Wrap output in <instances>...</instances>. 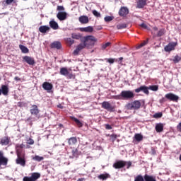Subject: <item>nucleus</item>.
Returning a JSON list of instances; mask_svg holds the SVG:
<instances>
[{"label":"nucleus","instance_id":"0e129e2a","mask_svg":"<svg viewBox=\"0 0 181 181\" xmlns=\"http://www.w3.org/2000/svg\"><path fill=\"white\" fill-rule=\"evenodd\" d=\"M165 98H162V99L160 100V103H165Z\"/></svg>","mask_w":181,"mask_h":181},{"label":"nucleus","instance_id":"5701e85b","mask_svg":"<svg viewBox=\"0 0 181 181\" xmlns=\"http://www.w3.org/2000/svg\"><path fill=\"white\" fill-rule=\"evenodd\" d=\"M78 21L80 22V23H82L83 25H86V23H88V16H81L78 18Z\"/></svg>","mask_w":181,"mask_h":181},{"label":"nucleus","instance_id":"ddd939ff","mask_svg":"<svg viewBox=\"0 0 181 181\" xmlns=\"http://www.w3.org/2000/svg\"><path fill=\"white\" fill-rule=\"evenodd\" d=\"M85 47H87V45L84 43V42L83 43H80L77 46L76 49L74 51V54L75 56H77V54H78V53H80L81 50H83V49H84Z\"/></svg>","mask_w":181,"mask_h":181},{"label":"nucleus","instance_id":"20e7f679","mask_svg":"<svg viewBox=\"0 0 181 181\" xmlns=\"http://www.w3.org/2000/svg\"><path fill=\"white\" fill-rule=\"evenodd\" d=\"M120 95L123 100H131V98H134V97H135L132 90H122L120 93Z\"/></svg>","mask_w":181,"mask_h":181},{"label":"nucleus","instance_id":"423d86ee","mask_svg":"<svg viewBox=\"0 0 181 181\" xmlns=\"http://www.w3.org/2000/svg\"><path fill=\"white\" fill-rule=\"evenodd\" d=\"M165 97L167 100H169V101H173L174 103H177V101H179V97L172 93L165 94Z\"/></svg>","mask_w":181,"mask_h":181},{"label":"nucleus","instance_id":"bf43d9fd","mask_svg":"<svg viewBox=\"0 0 181 181\" xmlns=\"http://www.w3.org/2000/svg\"><path fill=\"white\" fill-rule=\"evenodd\" d=\"M177 129H178L180 132H181V122L179 123V124L177 126Z\"/></svg>","mask_w":181,"mask_h":181},{"label":"nucleus","instance_id":"1a4fd4ad","mask_svg":"<svg viewBox=\"0 0 181 181\" xmlns=\"http://www.w3.org/2000/svg\"><path fill=\"white\" fill-rule=\"evenodd\" d=\"M135 93H144V94H146V95H149V88L146 86H141L139 88H137L134 90Z\"/></svg>","mask_w":181,"mask_h":181},{"label":"nucleus","instance_id":"c756f323","mask_svg":"<svg viewBox=\"0 0 181 181\" xmlns=\"http://www.w3.org/2000/svg\"><path fill=\"white\" fill-rule=\"evenodd\" d=\"M69 145H76L77 144V138L76 137H71L68 139Z\"/></svg>","mask_w":181,"mask_h":181},{"label":"nucleus","instance_id":"6e6d98bb","mask_svg":"<svg viewBox=\"0 0 181 181\" xmlns=\"http://www.w3.org/2000/svg\"><path fill=\"white\" fill-rule=\"evenodd\" d=\"M28 144L29 145H33V144H35V141H33V139H30L28 140Z\"/></svg>","mask_w":181,"mask_h":181},{"label":"nucleus","instance_id":"a878e982","mask_svg":"<svg viewBox=\"0 0 181 181\" xmlns=\"http://www.w3.org/2000/svg\"><path fill=\"white\" fill-rule=\"evenodd\" d=\"M80 30L81 32H86V33H91V32L94 30V28H93V26H88L85 28H81Z\"/></svg>","mask_w":181,"mask_h":181},{"label":"nucleus","instance_id":"f704fd0d","mask_svg":"<svg viewBox=\"0 0 181 181\" xmlns=\"http://www.w3.org/2000/svg\"><path fill=\"white\" fill-rule=\"evenodd\" d=\"M134 181H145V177L142 175H139L134 177Z\"/></svg>","mask_w":181,"mask_h":181},{"label":"nucleus","instance_id":"aec40b11","mask_svg":"<svg viewBox=\"0 0 181 181\" xmlns=\"http://www.w3.org/2000/svg\"><path fill=\"white\" fill-rule=\"evenodd\" d=\"M147 0H138L136 2V8L138 9H142V8L146 6Z\"/></svg>","mask_w":181,"mask_h":181},{"label":"nucleus","instance_id":"2eb2a0df","mask_svg":"<svg viewBox=\"0 0 181 181\" xmlns=\"http://www.w3.org/2000/svg\"><path fill=\"white\" fill-rule=\"evenodd\" d=\"M30 112L32 115H35V117H37L40 112L39 107H37V105H32L30 110Z\"/></svg>","mask_w":181,"mask_h":181},{"label":"nucleus","instance_id":"412c9836","mask_svg":"<svg viewBox=\"0 0 181 181\" xmlns=\"http://www.w3.org/2000/svg\"><path fill=\"white\" fill-rule=\"evenodd\" d=\"M1 93L3 94V95H8L9 93V88L6 85H2L1 86Z\"/></svg>","mask_w":181,"mask_h":181},{"label":"nucleus","instance_id":"dca6fc26","mask_svg":"<svg viewBox=\"0 0 181 181\" xmlns=\"http://www.w3.org/2000/svg\"><path fill=\"white\" fill-rule=\"evenodd\" d=\"M42 88L47 91V93H50L53 89V85L49 82H44L42 83Z\"/></svg>","mask_w":181,"mask_h":181},{"label":"nucleus","instance_id":"2f4dec72","mask_svg":"<svg viewBox=\"0 0 181 181\" xmlns=\"http://www.w3.org/2000/svg\"><path fill=\"white\" fill-rule=\"evenodd\" d=\"M144 180L145 181H156V178L152 175H144Z\"/></svg>","mask_w":181,"mask_h":181},{"label":"nucleus","instance_id":"c85d7f7f","mask_svg":"<svg viewBox=\"0 0 181 181\" xmlns=\"http://www.w3.org/2000/svg\"><path fill=\"white\" fill-rule=\"evenodd\" d=\"M156 132H162L163 131V124L158 123L156 125Z\"/></svg>","mask_w":181,"mask_h":181},{"label":"nucleus","instance_id":"b1692460","mask_svg":"<svg viewBox=\"0 0 181 181\" xmlns=\"http://www.w3.org/2000/svg\"><path fill=\"white\" fill-rule=\"evenodd\" d=\"M49 30H50V27H49L48 25H41L39 28V32H40L41 33H46L49 32Z\"/></svg>","mask_w":181,"mask_h":181},{"label":"nucleus","instance_id":"9d476101","mask_svg":"<svg viewBox=\"0 0 181 181\" xmlns=\"http://www.w3.org/2000/svg\"><path fill=\"white\" fill-rule=\"evenodd\" d=\"M81 151H78V148H73L71 151V155H69L70 159H77L80 156Z\"/></svg>","mask_w":181,"mask_h":181},{"label":"nucleus","instance_id":"79ce46f5","mask_svg":"<svg viewBox=\"0 0 181 181\" xmlns=\"http://www.w3.org/2000/svg\"><path fill=\"white\" fill-rule=\"evenodd\" d=\"M113 19H114V16H107L104 18L105 22H111V21H112Z\"/></svg>","mask_w":181,"mask_h":181},{"label":"nucleus","instance_id":"6ab92c4d","mask_svg":"<svg viewBox=\"0 0 181 181\" xmlns=\"http://www.w3.org/2000/svg\"><path fill=\"white\" fill-rule=\"evenodd\" d=\"M49 25L51 28V29H53V30H57L59 29V23L54 21V19L51 20L49 22Z\"/></svg>","mask_w":181,"mask_h":181},{"label":"nucleus","instance_id":"0eeeda50","mask_svg":"<svg viewBox=\"0 0 181 181\" xmlns=\"http://www.w3.org/2000/svg\"><path fill=\"white\" fill-rule=\"evenodd\" d=\"M176 46H177V42H170L168 43V45H166L164 47V50L165 52H172V50H175V48L176 47Z\"/></svg>","mask_w":181,"mask_h":181},{"label":"nucleus","instance_id":"7c9ffc66","mask_svg":"<svg viewBox=\"0 0 181 181\" xmlns=\"http://www.w3.org/2000/svg\"><path fill=\"white\" fill-rule=\"evenodd\" d=\"M135 141H136V142H141V141H142V139H144V136H142V134H136L134 136Z\"/></svg>","mask_w":181,"mask_h":181},{"label":"nucleus","instance_id":"3c124183","mask_svg":"<svg viewBox=\"0 0 181 181\" xmlns=\"http://www.w3.org/2000/svg\"><path fill=\"white\" fill-rule=\"evenodd\" d=\"M107 63H110V64H114V62L115 61L114 59L112 58H109V59H106Z\"/></svg>","mask_w":181,"mask_h":181},{"label":"nucleus","instance_id":"338daca9","mask_svg":"<svg viewBox=\"0 0 181 181\" xmlns=\"http://www.w3.org/2000/svg\"><path fill=\"white\" fill-rule=\"evenodd\" d=\"M153 30L156 31V30H158V27H153Z\"/></svg>","mask_w":181,"mask_h":181},{"label":"nucleus","instance_id":"69168bd1","mask_svg":"<svg viewBox=\"0 0 181 181\" xmlns=\"http://www.w3.org/2000/svg\"><path fill=\"white\" fill-rule=\"evenodd\" d=\"M57 107H58V108L63 109V106H62V105H58Z\"/></svg>","mask_w":181,"mask_h":181},{"label":"nucleus","instance_id":"9b49d317","mask_svg":"<svg viewBox=\"0 0 181 181\" xmlns=\"http://www.w3.org/2000/svg\"><path fill=\"white\" fill-rule=\"evenodd\" d=\"M23 62H25V63H27L30 66H34L35 64L36 63L35 62V58H33L32 57H29V56L23 57Z\"/></svg>","mask_w":181,"mask_h":181},{"label":"nucleus","instance_id":"f03ea898","mask_svg":"<svg viewBox=\"0 0 181 181\" xmlns=\"http://www.w3.org/2000/svg\"><path fill=\"white\" fill-rule=\"evenodd\" d=\"M141 101L142 100H134L132 103H129L126 105V108H127V110H138L141 108Z\"/></svg>","mask_w":181,"mask_h":181},{"label":"nucleus","instance_id":"4468645a","mask_svg":"<svg viewBox=\"0 0 181 181\" xmlns=\"http://www.w3.org/2000/svg\"><path fill=\"white\" fill-rule=\"evenodd\" d=\"M57 18L59 21H66L67 19V13L65 11H59L57 14Z\"/></svg>","mask_w":181,"mask_h":181},{"label":"nucleus","instance_id":"72a5a7b5","mask_svg":"<svg viewBox=\"0 0 181 181\" xmlns=\"http://www.w3.org/2000/svg\"><path fill=\"white\" fill-rule=\"evenodd\" d=\"M1 145H8L9 144V139L7 137H4L1 139Z\"/></svg>","mask_w":181,"mask_h":181},{"label":"nucleus","instance_id":"c03bdc74","mask_svg":"<svg viewBox=\"0 0 181 181\" xmlns=\"http://www.w3.org/2000/svg\"><path fill=\"white\" fill-rule=\"evenodd\" d=\"M146 45H148V40L146 41H144L141 42L138 47L137 49H141V47H144V46H146Z\"/></svg>","mask_w":181,"mask_h":181},{"label":"nucleus","instance_id":"774afa93","mask_svg":"<svg viewBox=\"0 0 181 181\" xmlns=\"http://www.w3.org/2000/svg\"><path fill=\"white\" fill-rule=\"evenodd\" d=\"M119 60H120V61L124 60V58L123 57H119Z\"/></svg>","mask_w":181,"mask_h":181},{"label":"nucleus","instance_id":"e2e57ef3","mask_svg":"<svg viewBox=\"0 0 181 181\" xmlns=\"http://www.w3.org/2000/svg\"><path fill=\"white\" fill-rule=\"evenodd\" d=\"M121 52H128V49H127L126 47H124L121 49Z\"/></svg>","mask_w":181,"mask_h":181},{"label":"nucleus","instance_id":"37998d69","mask_svg":"<svg viewBox=\"0 0 181 181\" xmlns=\"http://www.w3.org/2000/svg\"><path fill=\"white\" fill-rule=\"evenodd\" d=\"M180 60H181V57H179V55L175 56L173 59L174 63H179Z\"/></svg>","mask_w":181,"mask_h":181},{"label":"nucleus","instance_id":"f8f14e48","mask_svg":"<svg viewBox=\"0 0 181 181\" xmlns=\"http://www.w3.org/2000/svg\"><path fill=\"white\" fill-rule=\"evenodd\" d=\"M8 160V158L4 156V152L0 151V166H6Z\"/></svg>","mask_w":181,"mask_h":181},{"label":"nucleus","instance_id":"09e8293b","mask_svg":"<svg viewBox=\"0 0 181 181\" xmlns=\"http://www.w3.org/2000/svg\"><path fill=\"white\" fill-rule=\"evenodd\" d=\"M154 118H162V112L155 113L153 115Z\"/></svg>","mask_w":181,"mask_h":181},{"label":"nucleus","instance_id":"864d4df0","mask_svg":"<svg viewBox=\"0 0 181 181\" xmlns=\"http://www.w3.org/2000/svg\"><path fill=\"white\" fill-rule=\"evenodd\" d=\"M113 98L115 100H121V98H122V96L121 95V93H120L119 95L113 96Z\"/></svg>","mask_w":181,"mask_h":181},{"label":"nucleus","instance_id":"603ef678","mask_svg":"<svg viewBox=\"0 0 181 181\" xmlns=\"http://www.w3.org/2000/svg\"><path fill=\"white\" fill-rule=\"evenodd\" d=\"M141 28H143L144 29H147V30H149V27H148V25L145 23H141L140 25Z\"/></svg>","mask_w":181,"mask_h":181},{"label":"nucleus","instance_id":"a211bd4d","mask_svg":"<svg viewBox=\"0 0 181 181\" xmlns=\"http://www.w3.org/2000/svg\"><path fill=\"white\" fill-rule=\"evenodd\" d=\"M128 13H129V10L127 7L123 6L120 8L119 11V16H127Z\"/></svg>","mask_w":181,"mask_h":181},{"label":"nucleus","instance_id":"c9c22d12","mask_svg":"<svg viewBox=\"0 0 181 181\" xmlns=\"http://www.w3.org/2000/svg\"><path fill=\"white\" fill-rule=\"evenodd\" d=\"M148 88V90H151V91H158V90H159V86H158V85L150 86Z\"/></svg>","mask_w":181,"mask_h":181},{"label":"nucleus","instance_id":"680f3d73","mask_svg":"<svg viewBox=\"0 0 181 181\" xmlns=\"http://www.w3.org/2000/svg\"><path fill=\"white\" fill-rule=\"evenodd\" d=\"M111 138H112L113 139H117V134H112Z\"/></svg>","mask_w":181,"mask_h":181},{"label":"nucleus","instance_id":"13d9d810","mask_svg":"<svg viewBox=\"0 0 181 181\" xmlns=\"http://www.w3.org/2000/svg\"><path fill=\"white\" fill-rule=\"evenodd\" d=\"M106 129H112V127L110 124H105Z\"/></svg>","mask_w":181,"mask_h":181},{"label":"nucleus","instance_id":"39448f33","mask_svg":"<svg viewBox=\"0 0 181 181\" xmlns=\"http://www.w3.org/2000/svg\"><path fill=\"white\" fill-rule=\"evenodd\" d=\"M40 177V173H33L30 177L25 176L23 178V181H36Z\"/></svg>","mask_w":181,"mask_h":181},{"label":"nucleus","instance_id":"58836bf2","mask_svg":"<svg viewBox=\"0 0 181 181\" xmlns=\"http://www.w3.org/2000/svg\"><path fill=\"white\" fill-rule=\"evenodd\" d=\"M98 179H100V180H107L108 179V175L101 174L98 176Z\"/></svg>","mask_w":181,"mask_h":181},{"label":"nucleus","instance_id":"8fccbe9b","mask_svg":"<svg viewBox=\"0 0 181 181\" xmlns=\"http://www.w3.org/2000/svg\"><path fill=\"white\" fill-rule=\"evenodd\" d=\"M57 11H59V12L64 11V6H57Z\"/></svg>","mask_w":181,"mask_h":181},{"label":"nucleus","instance_id":"49530a36","mask_svg":"<svg viewBox=\"0 0 181 181\" xmlns=\"http://www.w3.org/2000/svg\"><path fill=\"white\" fill-rule=\"evenodd\" d=\"M111 45V42H106L105 45H102V50H105V49H107V47H108V46H110Z\"/></svg>","mask_w":181,"mask_h":181},{"label":"nucleus","instance_id":"4c0bfd02","mask_svg":"<svg viewBox=\"0 0 181 181\" xmlns=\"http://www.w3.org/2000/svg\"><path fill=\"white\" fill-rule=\"evenodd\" d=\"M33 160H36V162H42L45 158L42 156H35L33 158Z\"/></svg>","mask_w":181,"mask_h":181},{"label":"nucleus","instance_id":"e433bc0d","mask_svg":"<svg viewBox=\"0 0 181 181\" xmlns=\"http://www.w3.org/2000/svg\"><path fill=\"white\" fill-rule=\"evenodd\" d=\"M71 37L72 39H76V40H78L79 39H81V35L77 33H72Z\"/></svg>","mask_w":181,"mask_h":181},{"label":"nucleus","instance_id":"7ed1b4c3","mask_svg":"<svg viewBox=\"0 0 181 181\" xmlns=\"http://www.w3.org/2000/svg\"><path fill=\"white\" fill-rule=\"evenodd\" d=\"M16 163L20 165L23 168L26 166V158H25V153H18L17 158L16 160Z\"/></svg>","mask_w":181,"mask_h":181},{"label":"nucleus","instance_id":"473e14b6","mask_svg":"<svg viewBox=\"0 0 181 181\" xmlns=\"http://www.w3.org/2000/svg\"><path fill=\"white\" fill-rule=\"evenodd\" d=\"M19 48L21 50L22 53L26 54L29 52V49L23 45H20Z\"/></svg>","mask_w":181,"mask_h":181},{"label":"nucleus","instance_id":"4be33fe9","mask_svg":"<svg viewBox=\"0 0 181 181\" xmlns=\"http://www.w3.org/2000/svg\"><path fill=\"white\" fill-rule=\"evenodd\" d=\"M52 49H57V50H60L62 49V43L59 41H55L51 44Z\"/></svg>","mask_w":181,"mask_h":181},{"label":"nucleus","instance_id":"bb28decb","mask_svg":"<svg viewBox=\"0 0 181 181\" xmlns=\"http://www.w3.org/2000/svg\"><path fill=\"white\" fill-rule=\"evenodd\" d=\"M25 146L23 144H16V153H25V152L22 151V148Z\"/></svg>","mask_w":181,"mask_h":181},{"label":"nucleus","instance_id":"052dcab7","mask_svg":"<svg viewBox=\"0 0 181 181\" xmlns=\"http://www.w3.org/2000/svg\"><path fill=\"white\" fill-rule=\"evenodd\" d=\"M14 80H15L16 81H21V78H20V77H18V76H16V77L14 78Z\"/></svg>","mask_w":181,"mask_h":181},{"label":"nucleus","instance_id":"de8ad7c7","mask_svg":"<svg viewBox=\"0 0 181 181\" xmlns=\"http://www.w3.org/2000/svg\"><path fill=\"white\" fill-rule=\"evenodd\" d=\"M127 28V24L122 23L117 25V29H125Z\"/></svg>","mask_w":181,"mask_h":181},{"label":"nucleus","instance_id":"cd10ccee","mask_svg":"<svg viewBox=\"0 0 181 181\" xmlns=\"http://www.w3.org/2000/svg\"><path fill=\"white\" fill-rule=\"evenodd\" d=\"M59 73L62 76H65V77H66V76H69V70H67V68L66 67L61 68Z\"/></svg>","mask_w":181,"mask_h":181},{"label":"nucleus","instance_id":"393cba45","mask_svg":"<svg viewBox=\"0 0 181 181\" xmlns=\"http://www.w3.org/2000/svg\"><path fill=\"white\" fill-rule=\"evenodd\" d=\"M70 118L71 119H72V121H74V122H76L78 128H81L83 127V122H81V121H80L78 119L76 118L74 116H71Z\"/></svg>","mask_w":181,"mask_h":181},{"label":"nucleus","instance_id":"4d7b16f0","mask_svg":"<svg viewBox=\"0 0 181 181\" xmlns=\"http://www.w3.org/2000/svg\"><path fill=\"white\" fill-rule=\"evenodd\" d=\"M13 1H15V0H6V5H11V4H12V2H13Z\"/></svg>","mask_w":181,"mask_h":181},{"label":"nucleus","instance_id":"ea45409f","mask_svg":"<svg viewBox=\"0 0 181 181\" xmlns=\"http://www.w3.org/2000/svg\"><path fill=\"white\" fill-rule=\"evenodd\" d=\"M92 13L94 16H96V18H101V14L97 11V10H93Z\"/></svg>","mask_w":181,"mask_h":181},{"label":"nucleus","instance_id":"f3484780","mask_svg":"<svg viewBox=\"0 0 181 181\" xmlns=\"http://www.w3.org/2000/svg\"><path fill=\"white\" fill-rule=\"evenodd\" d=\"M124 166H125V161L124 160H118L113 164V168H115V169H121Z\"/></svg>","mask_w":181,"mask_h":181},{"label":"nucleus","instance_id":"a18cd8bd","mask_svg":"<svg viewBox=\"0 0 181 181\" xmlns=\"http://www.w3.org/2000/svg\"><path fill=\"white\" fill-rule=\"evenodd\" d=\"M125 166H126L127 169H129V168H131V166H132V162L125 161Z\"/></svg>","mask_w":181,"mask_h":181},{"label":"nucleus","instance_id":"a19ab883","mask_svg":"<svg viewBox=\"0 0 181 181\" xmlns=\"http://www.w3.org/2000/svg\"><path fill=\"white\" fill-rule=\"evenodd\" d=\"M163 35H165V29H160V30H158L157 33V36H158V37H160V36H163Z\"/></svg>","mask_w":181,"mask_h":181},{"label":"nucleus","instance_id":"6e6552de","mask_svg":"<svg viewBox=\"0 0 181 181\" xmlns=\"http://www.w3.org/2000/svg\"><path fill=\"white\" fill-rule=\"evenodd\" d=\"M102 108H104V110H107V111H110V112H114V107L111 105V103L110 102L104 101L102 103Z\"/></svg>","mask_w":181,"mask_h":181},{"label":"nucleus","instance_id":"5fc2aeb1","mask_svg":"<svg viewBox=\"0 0 181 181\" xmlns=\"http://www.w3.org/2000/svg\"><path fill=\"white\" fill-rule=\"evenodd\" d=\"M67 42H68V43H70V45L74 44V40H73L71 38H67Z\"/></svg>","mask_w":181,"mask_h":181},{"label":"nucleus","instance_id":"f257e3e1","mask_svg":"<svg viewBox=\"0 0 181 181\" xmlns=\"http://www.w3.org/2000/svg\"><path fill=\"white\" fill-rule=\"evenodd\" d=\"M97 38L93 35H87L82 38L81 41L84 42L86 47H90V46H94L97 42Z\"/></svg>","mask_w":181,"mask_h":181}]
</instances>
